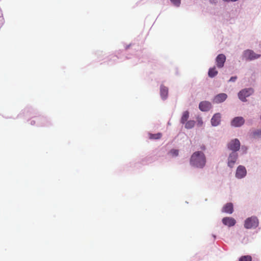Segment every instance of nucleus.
Returning a JSON list of instances; mask_svg holds the SVG:
<instances>
[{
    "instance_id": "f257e3e1",
    "label": "nucleus",
    "mask_w": 261,
    "mask_h": 261,
    "mask_svg": "<svg viewBox=\"0 0 261 261\" xmlns=\"http://www.w3.org/2000/svg\"><path fill=\"white\" fill-rule=\"evenodd\" d=\"M190 164L196 168H202L206 163V158L204 154L201 151H196L191 156Z\"/></svg>"
},
{
    "instance_id": "f03ea898",
    "label": "nucleus",
    "mask_w": 261,
    "mask_h": 261,
    "mask_svg": "<svg viewBox=\"0 0 261 261\" xmlns=\"http://www.w3.org/2000/svg\"><path fill=\"white\" fill-rule=\"evenodd\" d=\"M258 225V220L257 217L252 216L247 218L244 223V227L247 229L256 228Z\"/></svg>"
},
{
    "instance_id": "7ed1b4c3",
    "label": "nucleus",
    "mask_w": 261,
    "mask_h": 261,
    "mask_svg": "<svg viewBox=\"0 0 261 261\" xmlns=\"http://www.w3.org/2000/svg\"><path fill=\"white\" fill-rule=\"evenodd\" d=\"M253 93V90L252 88L244 89L240 91L238 93L239 98L242 101H246V97H249Z\"/></svg>"
},
{
    "instance_id": "20e7f679",
    "label": "nucleus",
    "mask_w": 261,
    "mask_h": 261,
    "mask_svg": "<svg viewBox=\"0 0 261 261\" xmlns=\"http://www.w3.org/2000/svg\"><path fill=\"white\" fill-rule=\"evenodd\" d=\"M244 57L247 60H253L260 57V55L255 54L253 50L247 49L244 51Z\"/></svg>"
},
{
    "instance_id": "39448f33",
    "label": "nucleus",
    "mask_w": 261,
    "mask_h": 261,
    "mask_svg": "<svg viewBox=\"0 0 261 261\" xmlns=\"http://www.w3.org/2000/svg\"><path fill=\"white\" fill-rule=\"evenodd\" d=\"M228 147L230 150H232L233 152L238 151L240 147V143L239 140L237 139L232 140L228 144Z\"/></svg>"
},
{
    "instance_id": "423d86ee",
    "label": "nucleus",
    "mask_w": 261,
    "mask_h": 261,
    "mask_svg": "<svg viewBox=\"0 0 261 261\" xmlns=\"http://www.w3.org/2000/svg\"><path fill=\"white\" fill-rule=\"evenodd\" d=\"M245 123V120L242 117H234L231 122L232 126L234 127H240Z\"/></svg>"
},
{
    "instance_id": "0eeeda50",
    "label": "nucleus",
    "mask_w": 261,
    "mask_h": 261,
    "mask_svg": "<svg viewBox=\"0 0 261 261\" xmlns=\"http://www.w3.org/2000/svg\"><path fill=\"white\" fill-rule=\"evenodd\" d=\"M246 173L247 172L245 167L243 166H239L237 168L236 176L238 178H242L246 176Z\"/></svg>"
},
{
    "instance_id": "6e6552de",
    "label": "nucleus",
    "mask_w": 261,
    "mask_h": 261,
    "mask_svg": "<svg viewBox=\"0 0 261 261\" xmlns=\"http://www.w3.org/2000/svg\"><path fill=\"white\" fill-rule=\"evenodd\" d=\"M225 60V56L223 54H219L216 59L217 66L220 68L223 67Z\"/></svg>"
},
{
    "instance_id": "1a4fd4ad",
    "label": "nucleus",
    "mask_w": 261,
    "mask_h": 261,
    "mask_svg": "<svg viewBox=\"0 0 261 261\" xmlns=\"http://www.w3.org/2000/svg\"><path fill=\"white\" fill-rule=\"evenodd\" d=\"M238 158V154L236 152L231 153L228 159V165L232 168L235 164Z\"/></svg>"
},
{
    "instance_id": "9d476101",
    "label": "nucleus",
    "mask_w": 261,
    "mask_h": 261,
    "mask_svg": "<svg viewBox=\"0 0 261 261\" xmlns=\"http://www.w3.org/2000/svg\"><path fill=\"white\" fill-rule=\"evenodd\" d=\"M222 221L223 224L228 227L233 226L236 223V220L232 217H224L222 219Z\"/></svg>"
},
{
    "instance_id": "9b49d317",
    "label": "nucleus",
    "mask_w": 261,
    "mask_h": 261,
    "mask_svg": "<svg viewBox=\"0 0 261 261\" xmlns=\"http://www.w3.org/2000/svg\"><path fill=\"white\" fill-rule=\"evenodd\" d=\"M211 103L206 101L201 102L199 105V108L202 111H207L211 108Z\"/></svg>"
},
{
    "instance_id": "f8f14e48",
    "label": "nucleus",
    "mask_w": 261,
    "mask_h": 261,
    "mask_svg": "<svg viewBox=\"0 0 261 261\" xmlns=\"http://www.w3.org/2000/svg\"><path fill=\"white\" fill-rule=\"evenodd\" d=\"M221 114L220 113L215 114L211 119V123L213 126H216L218 125L221 121Z\"/></svg>"
},
{
    "instance_id": "ddd939ff",
    "label": "nucleus",
    "mask_w": 261,
    "mask_h": 261,
    "mask_svg": "<svg viewBox=\"0 0 261 261\" xmlns=\"http://www.w3.org/2000/svg\"><path fill=\"white\" fill-rule=\"evenodd\" d=\"M222 212L223 213L231 214L233 212V206L232 203H227L224 205Z\"/></svg>"
},
{
    "instance_id": "4468645a",
    "label": "nucleus",
    "mask_w": 261,
    "mask_h": 261,
    "mask_svg": "<svg viewBox=\"0 0 261 261\" xmlns=\"http://www.w3.org/2000/svg\"><path fill=\"white\" fill-rule=\"evenodd\" d=\"M227 95L225 93H220L215 97L214 101L216 103L223 102L227 98Z\"/></svg>"
},
{
    "instance_id": "2eb2a0df",
    "label": "nucleus",
    "mask_w": 261,
    "mask_h": 261,
    "mask_svg": "<svg viewBox=\"0 0 261 261\" xmlns=\"http://www.w3.org/2000/svg\"><path fill=\"white\" fill-rule=\"evenodd\" d=\"M218 74V71L216 70V67H214L209 69L208 75L210 77H214Z\"/></svg>"
},
{
    "instance_id": "dca6fc26",
    "label": "nucleus",
    "mask_w": 261,
    "mask_h": 261,
    "mask_svg": "<svg viewBox=\"0 0 261 261\" xmlns=\"http://www.w3.org/2000/svg\"><path fill=\"white\" fill-rule=\"evenodd\" d=\"M189 117V113L188 111H185L183 114L182 116L180 119V122L182 124H184L186 123V122L187 121Z\"/></svg>"
},
{
    "instance_id": "f3484780",
    "label": "nucleus",
    "mask_w": 261,
    "mask_h": 261,
    "mask_svg": "<svg viewBox=\"0 0 261 261\" xmlns=\"http://www.w3.org/2000/svg\"><path fill=\"white\" fill-rule=\"evenodd\" d=\"M195 124V122L194 120H189L185 124V127L187 129H191L193 128Z\"/></svg>"
},
{
    "instance_id": "a211bd4d",
    "label": "nucleus",
    "mask_w": 261,
    "mask_h": 261,
    "mask_svg": "<svg viewBox=\"0 0 261 261\" xmlns=\"http://www.w3.org/2000/svg\"><path fill=\"white\" fill-rule=\"evenodd\" d=\"M178 150L172 149L169 152L168 154L172 157H175L177 156L178 155Z\"/></svg>"
},
{
    "instance_id": "6ab92c4d",
    "label": "nucleus",
    "mask_w": 261,
    "mask_h": 261,
    "mask_svg": "<svg viewBox=\"0 0 261 261\" xmlns=\"http://www.w3.org/2000/svg\"><path fill=\"white\" fill-rule=\"evenodd\" d=\"M239 261H252V257L250 255H244L239 258Z\"/></svg>"
},
{
    "instance_id": "aec40b11",
    "label": "nucleus",
    "mask_w": 261,
    "mask_h": 261,
    "mask_svg": "<svg viewBox=\"0 0 261 261\" xmlns=\"http://www.w3.org/2000/svg\"><path fill=\"white\" fill-rule=\"evenodd\" d=\"M171 3L176 7H179L180 5V0H170Z\"/></svg>"
},
{
    "instance_id": "412c9836",
    "label": "nucleus",
    "mask_w": 261,
    "mask_h": 261,
    "mask_svg": "<svg viewBox=\"0 0 261 261\" xmlns=\"http://www.w3.org/2000/svg\"><path fill=\"white\" fill-rule=\"evenodd\" d=\"M253 135L254 137L261 136V129L253 132Z\"/></svg>"
},
{
    "instance_id": "4be33fe9",
    "label": "nucleus",
    "mask_w": 261,
    "mask_h": 261,
    "mask_svg": "<svg viewBox=\"0 0 261 261\" xmlns=\"http://www.w3.org/2000/svg\"><path fill=\"white\" fill-rule=\"evenodd\" d=\"M197 121H198V124L197 125L199 126H201L203 124V121H202V120L201 118H198V120H197Z\"/></svg>"
},
{
    "instance_id": "5701e85b",
    "label": "nucleus",
    "mask_w": 261,
    "mask_h": 261,
    "mask_svg": "<svg viewBox=\"0 0 261 261\" xmlns=\"http://www.w3.org/2000/svg\"><path fill=\"white\" fill-rule=\"evenodd\" d=\"M237 79V76H232L230 80H229V81L230 82H234Z\"/></svg>"
},
{
    "instance_id": "b1692460",
    "label": "nucleus",
    "mask_w": 261,
    "mask_h": 261,
    "mask_svg": "<svg viewBox=\"0 0 261 261\" xmlns=\"http://www.w3.org/2000/svg\"><path fill=\"white\" fill-rule=\"evenodd\" d=\"M223 1H225V2H229V1L235 2V1H237V0H223Z\"/></svg>"
},
{
    "instance_id": "393cba45",
    "label": "nucleus",
    "mask_w": 261,
    "mask_h": 261,
    "mask_svg": "<svg viewBox=\"0 0 261 261\" xmlns=\"http://www.w3.org/2000/svg\"><path fill=\"white\" fill-rule=\"evenodd\" d=\"M164 94L166 93V90L165 89V88H164ZM165 98V95H164V98Z\"/></svg>"
}]
</instances>
